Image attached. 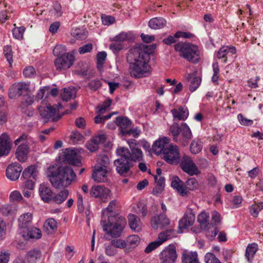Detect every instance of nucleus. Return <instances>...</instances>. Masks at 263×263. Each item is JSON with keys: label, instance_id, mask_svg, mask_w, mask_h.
<instances>
[{"label": "nucleus", "instance_id": "obj_1", "mask_svg": "<svg viewBox=\"0 0 263 263\" xmlns=\"http://www.w3.org/2000/svg\"><path fill=\"white\" fill-rule=\"evenodd\" d=\"M155 48V44L148 46L141 43L137 44L129 50L127 61L129 64V71L132 77L140 78L149 75V55Z\"/></svg>", "mask_w": 263, "mask_h": 263}, {"label": "nucleus", "instance_id": "obj_2", "mask_svg": "<svg viewBox=\"0 0 263 263\" xmlns=\"http://www.w3.org/2000/svg\"><path fill=\"white\" fill-rule=\"evenodd\" d=\"M47 176L54 187L60 189L70 185L76 179V174L70 166L55 164L48 167Z\"/></svg>", "mask_w": 263, "mask_h": 263}, {"label": "nucleus", "instance_id": "obj_3", "mask_svg": "<svg viewBox=\"0 0 263 263\" xmlns=\"http://www.w3.org/2000/svg\"><path fill=\"white\" fill-rule=\"evenodd\" d=\"M101 225L103 231L106 232V235L111 237L117 238L121 235V233L126 225V220L122 216L116 215H108V223L105 221L101 220Z\"/></svg>", "mask_w": 263, "mask_h": 263}, {"label": "nucleus", "instance_id": "obj_4", "mask_svg": "<svg viewBox=\"0 0 263 263\" xmlns=\"http://www.w3.org/2000/svg\"><path fill=\"white\" fill-rule=\"evenodd\" d=\"M175 50L179 52L180 57L187 61L197 63L200 59L199 51L197 46L186 43H179L174 46Z\"/></svg>", "mask_w": 263, "mask_h": 263}, {"label": "nucleus", "instance_id": "obj_5", "mask_svg": "<svg viewBox=\"0 0 263 263\" xmlns=\"http://www.w3.org/2000/svg\"><path fill=\"white\" fill-rule=\"evenodd\" d=\"M117 154L119 158L114 161L116 170L121 176L126 177L132 174L131 168L134 163L119 149L116 150Z\"/></svg>", "mask_w": 263, "mask_h": 263}, {"label": "nucleus", "instance_id": "obj_6", "mask_svg": "<svg viewBox=\"0 0 263 263\" xmlns=\"http://www.w3.org/2000/svg\"><path fill=\"white\" fill-rule=\"evenodd\" d=\"M129 149L120 147L118 148L126 156L134 163L138 161L143 160V154L139 146V144L135 139H130L128 140Z\"/></svg>", "mask_w": 263, "mask_h": 263}, {"label": "nucleus", "instance_id": "obj_7", "mask_svg": "<svg viewBox=\"0 0 263 263\" xmlns=\"http://www.w3.org/2000/svg\"><path fill=\"white\" fill-rule=\"evenodd\" d=\"M40 115L45 122H48L50 120L57 121L61 118L59 115V108L54 106H41L38 108Z\"/></svg>", "mask_w": 263, "mask_h": 263}, {"label": "nucleus", "instance_id": "obj_8", "mask_svg": "<svg viewBox=\"0 0 263 263\" xmlns=\"http://www.w3.org/2000/svg\"><path fill=\"white\" fill-rule=\"evenodd\" d=\"M161 157L170 164H177L180 160V153L176 145H168L164 148Z\"/></svg>", "mask_w": 263, "mask_h": 263}, {"label": "nucleus", "instance_id": "obj_9", "mask_svg": "<svg viewBox=\"0 0 263 263\" xmlns=\"http://www.w3.org/2000/svg\"><path fill=\"white\" fill-rule=\"evenodd\" d=\"M174 234V230L173 229H168L161 232L158 237V239L153 241L148 244L145 249V252L149 253L153 250L160 246L162 243L167 239L172 238Z\"/></svg>", "mask_w": 263, "mask_h": 263}, {"label": "nucleus", "instance_id": "obj_10", "mask_svg": "<svg viewBox=\"0 0 263 263\" xmlns=\"http://www.w3.org/2000/svg\"><path fill=\"white\" fill-rule=\"evenodd\" d=\"M30 92L29 85L24 82L14 83L9 88V97L11 99H16L21 96L28 94Z\"/></svg>", "mask_w": 263, "mask_h": 263}, {"label": "nucleus", "instance_id": "obj_11", "mask_svg": "<svg viewBox=\"0 0 263 263\" xmlns=\"http://www.w3.org/2000/svg\"><path fill=\"white\" fill-rule=\"evenodd\" d=\"M63 54L60 57L57 58L54 61V64L57 70L67 69L69 68L73 63L75 58L73 53Z\"/></svg>", "mask_w": 263, "mask_h": 263}, {"label": "nucleus", "instance_id": "obj_12", "mask_svg": "<svg viewBox=\"0 0 263 263\" xmlns=\"http://www.w3.org/2000/svg\"><path fill=\"white\" fill-rule=\"evenodd\" d=\"M177 257L176 247L174 245L167 246L159 255L160 263H175Z\"/></svg>", "mask_w": 263, "mask_h": 263}, {"label": "nucleus", "instance_id": "obj_13", "mask_svg": "<svg viewBox=\"0 0 263 263\" xmlns=\"http://www.w3.org/2000/svg\"><path fill=\"white\" fill-rule=\"evenodd\" d=\"M182 170L191 176L196 175L199 171L195 163L187 156H184L180 162Z\"/></svg>", "mask_w": 263, "mask_h": 263}, {"label": "nucleus", "instance_id": "obj_14", "mask_svg": "<svg viewBox=\"0 0 263 263\" xmlns=\"http://www.w3.org/2000/svg\"><path fill=\"white\" fill-rule=\"evenodd\" d=\"M64 161L67 163L77 166L81 165V157L77 153V150L67 148L64 152Z\"/></svg>", "mask_w": 263, "mask_h": 263}, {"label": "nucleus", "instance_id": "obj_15", "mask_svg": "<svg viewBox=\"0 0 263 263\" xmlns=\"http://www.w3.org/2000/svg\"><path fill=\"white\" fill-rule=\"evenodd\" d=\"M109 172L110 169L96 165L92 174V178L98 182H107L108 181L107 174Z\"/></svg>", "mask_w": 263, "mask_h": 263}, {"label": "nucleus", "instance_id": "obj_16", "mask_svg": "<svg viewBox=\"0 0 263 263\" xmlns=\"http://www.w3.org/2000/svg\"><path fill=\"white\" fill-rule=\"evenodd\" d=\"M22 170V167L19 163H12L6 169V176L10 180L15 181L18 179Z\"/></svg>", "mask_w": 263, "mask_h": 263}, {"label": "nucleus", "instance_id": "obj_17", "mask_svg": "<svg viewBox=\"0 0 263 263\" xmlns=\"http://www.w3.org/2000/svg\"><path fill=\"white\" fill-rule=\"evenodd\" d=\"M195 220V214L191 209H188L185 213L183 217L179 222L180 229H186L193 225Z\"/></svg>", "mask_w": 263, "mask_h": 263}, {"label": "nucleus", "instance_id": "obj_18", "mask_svg": "<svg viewBox=\"0 0 263 263\" xmlns=\"http://www.w3.org/2000/svg\"><path fill=\"white\" fill-rule=\"evenodd\" d=\"M11 148V141L6 133H3L0 136V157L7 155Z\"/></svg>", "mask_w": 263, "mask_h": 263}, {"label": "nucleus", "instance_id": "obj_19", "mask_svg": "<svg viewBox=\"0 0 263 263\" xmlns=\"http://www.w3.org/2000/svg\"><path fill=\"white\" fill-rule=\"evenodd\" d=\"M110 191L102 185H93L92 186L90 195L92 197L100 198H106L109 195Z\"/></svg>", "mask_w": 263, "mask_h": 263}, {"label": "nucleus", "instance_id": "obj_20", "mask_svg": "<svg viewBox=\"0 0 263 263\" xmlns=\"http://www.w3.org/2000/svg\"><path fill=\"white\" fill-rule=\"evenodd\" d=\"M23 237L26 240L38 239L42 237L41 231L35 227L30 226L21 232Z\"/></svg>", "mask_w": 263, "mask_h": 263}, {"label": "nucleus", "instance_id": "obj_21", "mask_svg": "<svg viewBox=\"0 0 263 263\" xmlns=\"http://www.w3.org/2000/svg\"><path fill=\"white\" fill-rule=\"evenodd\" d=\"M106 139L105 135L98 134L93 137L90 141L88 142L86 145L90 152H95L99 148V144L104 143Z\"/></svg>", "mask_w": 263, "mask_h": 263}, {"label": "nucleus", "instance_id": "obj_22", "mask_svg": "<svg viewBox=\"0 0 263 263\" xmlns=\"http://www.w3.org/2000/svg\"><path fill=\"white\" fill-rule=\"evenodd\" d=\"M32 218V214L31 213H25L19 217L18 226L21 232L31 226Z\"/></svg>", "mask_w": 263, "mask_h": 263}, {"label": "nucleus", "instance_id": "obj_23", "mask_svg": "<svg viewBox=\"0 0 263 263\" xmlns=\"http://www.w3.org/2000/svg\"><path fill=\"white\" fill-rule=\"evenodd\" d=\"M29 147L26 143H21L18 146L15 151V156L18 160L24 162L28 158Z\"/></svg>", "mask_w": 263, "mask_h": 263}, {"label": "nucleus", "instance_id": "obj_24", "mask_svg": "<svg viewBox=\"0 0 263 263\" xmlns=\"http://www.w3.org/2000/svg\"><path fill=\"white\" fill-rule=\"evenodd\" d=\"M116 122L123 135H125L126 132L132 126V121L126 117H118L116 118Z\"/></svg>", "mask_w": 263, "mask_h": 263}, {"label": "nucleus", "instance_id": "obj_25", "mask_svg": "<svg viewBox=\"0 0 263 263\" xmlns=\"http://www.w3.org/2000/svg\"><path fill=\"white\" fill-rule=\"evenodd\" d=\"M170 223V220L164 214L154 217L151 221V224L154 229H163Z\"/></svg>", "mask_w": 263, "mask_h": 263}, {"label": "nucleus", "instance_id": "obj_26", "mask_svg": "<svg viewBox=\"0 0 263 263\" xmlns=\"http://www.w3.org/2000/svg\"><path fill=\"white\" fill-rule=\"evenodd\" d=\"M39 194L42 199L45 202H49L53 198V193L50 188L45 183L40 185Z\"/></svg>", "mask_w": 263, "mask_h": 263}, {"label": "nucleus", "instance_id": "obj_27", "mask_svg": "<svg viewBox=\"0 0 263 263\" xmlns=\"http://www.w3.org/2000/svg\"><path fill=\"white\" fill-rule=\"evenodd\" d=\"M168 139L166 137L159 139L156 141L152 146L153 151L157 155L163 154V150L166 148L168 144Z\"/></svg>", "mask_w": 263, "mask_h": 263}, {"label": "nucleus", "instance_id": "obj_28", "mask_svg": "<svg viewBox=\"0 0 263 263\" xmlns=\"http://www.w3.org/2000/svg\"><path fill=\"white\" fill-rule=\"evenodd\" d=\"M182 263H200L196 252L184 251L182 254Z\"/></svg>", "mask_w": 263, "mask_h": 263}, {"label": "nucleus", "instance_id": "obj_29", "mask_svg": "<svg viewBox=\"0 0 263 263\" xmlns=\"http://www.w3.org/2000/svg\"><path fill=\"white\" fill-rule=\"evenodd\" d=\"M171 112L173 116V121L176 120L180 121L185 120L189 116V112L186 108L180 106L178 109H173L171 110Z\"/></svg>", "mask_w": 263, "mask_h": 263}, {"label": "nucleus", "instance_id": "obj_30", "mask_svg": "<svg viewBox=\"0 0 263 263\" xmlns=\"http://www.w3.org/2000/svg\"><path fill=\"white\" fill-rule=\"evenodd\" d=\"M236 52V48L234 46H223L220 48L217 52V57L218 59H223V62L227 63L228 61L227 55L230 53L232 54Z\"/></svg>", "mask_w": 263, "mask_h": 263}, {"label": "nucleus", "instance_id": "obj_31", "mask_svg": "<svg viewBox=\"0 0 263 263\" xmlns=\"http://www.w3.org/2000/svg\"><path fill=\"white\" fill-rule=\"evenodd\" d=\"M171 186L176 189L181 196H184L187 195V192L183 186V182L177 176L173 177Z\"/></svg>", "mask_w": 263, "mask_h": 263}, {"label": "nucleus", "instance_id": "obj_32", "mask_svg": "<svg viewBox=\"0 0 263 263\" xmlns=\"http://www.w3.org/2000/svg\"><path fill=\"white\" fill-rule=\"evenodd\" d=\"M181 126V136L183 138V141L181 142L182 144L185 146L187 145L189 141L192 138V134L190 127L186 123L184 122L182 123Z\"/></svg>", "mask_w": 263, "mask_h": 263}, {"label": "nucleus", "instance_id": "obj_33", "mask_svg": "<svg viewBox=\"0 0 263 263\" xmlns=\"http://www.w3.org/2000/svg\"><path fill=\"white\" fill-rule=\"evenodd\" d=\"M77 90L74 87L70 86L68 88H64L63 92L61 93L62 99L65 101H68L71 99L75 98L76 97Z\"/></svg>", "mask_w": 263, "mask_h": 263}, {"label": "nucleus", "instance_id": "obj_34", "mask_svg": "<svg viewBox=\"0 0 263 263\" xmlns=\"http://www.w3.org/2000/svg\"><path fill=\"white\" fill-rule=\"evenodd\" d=\"M166 24V21L162 17H155L152 18L148 22L149 27L153 29H159L164 27Z\"/></svg>", "mask_w": 263, "mask_h": 263}, {"label": "nucleus", "instance_id": "obj_35", "mask_svg": "<svg viewBox=\"0 0 263 263\" xmlns=\"http://www.w3.org/2000/svg\"><path fill=\"white\" fill-rule=\"evenodd\" d=\"M258 250V245L256 243H250L247 247L245 256L249 262H251Z\"/></svg>", "mask_w": 263, "mask_h": 263}, {"label": "nucleus", "instance_id": "obj_36", "mask_svg": "<svg viewBox=\"0 0 263 263\" xmlns=\"http://www.w3.org/2000/svg\"><path fill=\"white\" fill-rule=\"evenodd\" d=\"M128 223L130 228L135 231H139L141 229V221L140 218L134 214L128 216Z\"/></svg>", "mask_w": 263, "mask_h": 263}, {"label": "nucleus", "instance_id": "obj_37", "mask_svg": "<svg viewBox=\"0 0 263 263\" xmlns=\"http://www.w3.org/2000/svg\"><path fill=\"white\" fill-rule=\"evenodd\" d=\"M58 224L53 218L47 219L44 224V230L48 234H51L57 231Z\"/></svg>", "mask_w": 263, "mask_h": 263}, {"label": "nucleus", "instance_id": "obj_38", "mask_svg": "<svg viewBox=\"0 0 263 263\" xmlns=\"http://www.w3.org/2000/svg\"><path fill=\"white\" fill-rule=\"evenodd\" d=\"M187 80L191 82L190 84V90L191 91H194L199 86L201 83V79L199 77L194 76L192 74H188Z\"/></svg>", "mask_w": 263, "mask_h": 263}, {"label": "nucleus", "instance_id": "obj_39", "mask_svg": "<svg viewBox=\"0 0 263 263\" xmlns=\"http://www.w3.org/2000/svg\"><path fill=\"white\" fill-rule=\"evenodd\" d=\"M126 240V248H135L140 242V237L137 235H133L128 236Z\"/></svg>", "mask_w": 263, "mask_h": 263}, {"label": "nucleus", "instance_id": "obj_40", "mask_svg": "<svg viewBox=\"0 0 263 263\" xmlns=\"http://www.w3.org/2000/svg\"><path fill=\"white\" fill-rule=\"evenodd\" d=\"M41 252L37 249L29 251L26 255V258L30 263H34L41 257Z\"/></svg>", "mask_w": 263, "mask_h": 263}, {"label": "nucleus", "instance_id": "obj_41", "mask_svg": "<svg viewBox=\"0 0 263 263\" xmlns=\"http://www.w3.org/2000/svg\"><path fill=\"white\" fill-rule=\"evenodd\" d=\"M181 127L179 124L174 121L173 124L170 127V133L173 136V140L175 142L178 141V137L181 133Z\"/></svg>", "mask_w": 263, "mask_h": 263}, {"label": "nucleus", "instance_id": "obj_42", "mask_svg": "<svg viewBox=\"0 0 263 263\" xmlns=\"http://www.w3.org/2000/svg\"><path fill=\"white\" fill-rule=\"evenodd\" d=\"M202 143L198 139H194L191 142L190 145L191 152L194 154H198L202 149Z\"/></svg>", "mask_w": 263, "mask_h": 263}, {"label": "nucleus", "instance_id": "obj_43", "mask_svg": "<svg viewBox=\"0 0 263 263\" xmlns=\"http://www.w3.org/2000/svg\"><path fill=\"white\" fill-rule=\"evenodd\" d=\"M209 215L205 212L201 213L198 216L197 221L201 228L205 229L209 224Z\"/></svg>", "mask_w": 263, "mask_h": 263}, {"label": "nucleus", "instance_id": "obj_44", "mask_svg": "<svg viewBox=\"0 0 263 263\" xmlns=\"http://www.w3.org/2000/svg\"><path fill=\"white\" fill-rule=\"evenodd\" d=\"M106 56L107 53L105 51L99 52L97 54V68L100 71L103 70Z\"/></svg>", "mask_w": 263, "mask_h": 263}, {"label": "nucleus", "instance_id": "obj_45", "mask_svg": "<svg viewBox=\"0 0 263 263\" xmlns=\"http://www.w3.org/2000/svg\"><path fill=\"white\" fill-rule=\"evenodd\" d=\"M23 177L25 179L29 178L31 177L35 179L36 176V168L33 165H30L26 168L23 172Z\"/></svg>", "mask_w": 263, "mask_h": 263}, {"label": "nucleus", "instance_id": "obj_46", "mask_svg": "<svg viewBox=\"0 0 263 263\" xmlns=\"http://www.w3.org/2000/svg\"><path fill=\"white\" fill-rule=\"evenodd\" d=\"M69 192L68 190H64L59 194L53 196V200L57 203L60 204L68 197Z\"/></svg>", "mask_w": 263, "mask_h": 263}, {"label": "nucleus", "instance_id": "obj_47", "mask_svg": "<svg viewBox=\"0 0 263 263\" xmlns=\"http://www.w3.org/2000/svg\"><path fill=\"white\" fill-rule=\"evenodd\" d=\"M263 209V202L255 203L250 208V213L254 217H257L259 212Z\"/></svg>", "mask_w": 263, "mask_h": 263}, {"label": "nucleus", "instance_id": "obj_48", "mask_svg": "<svg viewBox=\"0 0 263 263\" xmlns=\"http://www.w3.org/2000/svg\"><path fill=\"white\" fill-rule=\"evenodd\" d=\"M185 185L186 189L191 191H194L198 188V182L195 178H191L186 181Z\"/></svg>", "mask_w": 263, "mask_h": 263}, {"label": "nucleus", "instance_id": "obj_49", "mask_svg": "<svg viewBox=\"0 0 263 263\" xmlns=\"http://www.w3.org/2000/svg\"><path fill=\"white\" fill-rule=\"evenodd\" d=\"M33 102V98L30 95V91L28 94L23 96V101L21 103V107L25 108L31 105Z\"/></svg>", "mask_w": 263, "mask_h": 263}, {"label": "nucleus", "instance_id": "obj_50", "mask_svg": "<svg viewBox=\"0 0 263 263\" xmlns=\"http://www.w3.org/2000/svg\"><path fill=\"white\" fill-rule=\"evenodd\" d=\"M116 203L117 201L116 200H114L110 201L108 207L106 208L104 210H103V215L106 214L108 217V215H115V214H113V211L116 208Z\"/></svg>", "mask_w": 263, "mask_h": 263}, {"label": "nucleus", "instance_id": "obj_51", "mask_svg": "<svg viewBox=\"0 0 263 263\" xmlns=\"http://www.w3.org/2000/svg\"><path fill=\"white\" fill-rule=\"evenodd\" d=\"M111 244L112 246H114L115 248L119 249L126 248V240H124L120 239H112L111 241Z\"/></svg>", "mask_w": 263, "mask_h": 263}, {"label": "nucleus", "instance_id": "obj_52", "mask_svg": "<svg viewBox=\"0 0 263 263\" xmlns=\"http://www.w3.org/2000/svg\"><path fill=\"white\" fill-rule=\"evenodd\" d=\"M4 53L10 65L11 66L13 62L11 47L10 46H5L4 48Z\"/></svg>", "mask_w": 263, "mask_h": 263}, {"label": "nucleus", "instance_id": "obj_53", "mask_svg": "<svg viewBox=\"0 0 263 263\" xmlns=\"http://www.w3.org/2000/svg\"><path fill=\"white\" fill-rule=\"evenodd\" d=\"M66 51V47L62 45H57L53 49V54L56 57L62 55Z\"/></svg>", "mask_w": 263, "mask_h": 263}, {"label": "nucleus", "instance_id": "obj_54", "mask_svg": "<svg viewBox=\"0 0 263 263\" xmlns=\"http://www.w3.org/2000/svg\"><path fill=\"white\" fill-rule=\"evenodd\" d=\"M72 35L79 40H84L87 37V33L79 29H75L71 32Z\"/></svg>", "mask_w": 263, "mask_h": 263}, {"label": "nucleus", "instance_id": "obj_55", "mask_svg": "<svg viewBox=\"0 0 263 263\" xmlns=\"http://www.w3.org/2000/svg\"><path fill=\"white\" fill-rule=\"evenodd\" d=\"M117 250L111 243L110 245L105 244V253L106 255L109 256H114L117 254Z\"/></svg>", "mask_w": 263, "mask_h": 263}, {"label": "nucleus", "instance_id": "obj_56", "mask_svg": "<svg viewBox=\"0 0 263 263\" xmlns=\"http://www.w3.org/2000/svg\"><path fill=\"white\" fill-rule=\"evenodd\" d=\"M204 260L206 263H221L214 254L211 253H208L204 256Z\"/></svg>", "mask_w": 263, "mask_h": 263}, {"label": "nucleus", "instance_id": "obj_57", "mask_svg": "<svg viewBox=\"0 0 263 263\" xmlns=\"http://www.w3.org/2000/svg\"><path fill=\"white\" fill-rule=\"evenodd\" d=\"M25 31V28L22 27L19 28H15L12 30V33L14 37L16 39H22L24 32Z\"/></svg>", "mask_w": 263, "mask_h": 263}, {"label": "nucleus", "instance_id": "obj_58", "mask_svg": "<svg viewBox=\"0 0 263 263\" xmlns=\"http://www.w3.org/2000/svg\"><path fill=\"white\" fill-rule=\"evenodd\" d=\"M109 158L107 156H103L102 158L99 160L97 165H100V166H102V167H105L107 169H110L109 167Z\"/></svg>", "mask_w": 263, "mask_h": 263}, {"label": "nucleus", "instance_id": "obj_59", "mask_svg": "<svg viewBox=\"0 0 263 263\" xmlns=\"http://www.w3.org/2000/svg\"><path fill=\"white\" fill-rule=\"evenodd\" d=\"M53 9L52 13L57 17L62 16L63 12L62 11V6L60 3L56 2L53 5Z\"/></svg>", "mask_w": 263, "mask_h": 263}, {"label": "nucleus", "instance_id": "obj_60", "mask_svg": "<svg viewBox=\"0 0 263 263\" xmlns=\"http://www.w3.org/2000/svg\"><path fill=\"white\" fill-rule=\"evenodd\" d=\"M130 33L121 32L119 35L114 37V41L123 42L124 41L130 39Z\"/></svg>", "mask_w": 263, "mask_h": 263}, {"label": "nucleus", "instance_id": "obj_61", "mask_svg": "<svg viewBox=\"0 0 263 263\" xmlns=\"http://www.w3.org/2000/svg\"><path fill=\"white\" fill-rule=\"evenodd\" d=\"M221 217L219 213L216 211H214L212 214V222L211 224L217 226L220 223Z\"/></svg>", "mask_w": 263, "mask_h": 263}, {"label": "nucleus", "instance_id": "obj_62", "mask_svg": "<svg viewBox=\"0 0 263 263\" xmlns=\"http://www.w3.org/2000/svg\"><path fill=\"white\" fill-rule=\"evenodd\" d=\"M23 197L20 192L15 191L12 192L10 195V199L12 201H20Z\"/></svg>", "mask_w": 263, "mask_h": 263}, {"label": "nucleus", "instance_id": "obj_63", "mask_svg": "<svg viewBox=\"0 0 263 263\" xmlns=\"http://www.w3.org/2000/svg\"><path fill=\"white\" fill-rule=\"evenodd\" d=\"M101 85L102 84L100 80H93L89 83L88 86L91 89L93 90H97L101 87Z\"/></svg>", "mask_w": 263, "mask_h": 263}, {"label": "nucleus", "instance_id": "obj_64", "mask_svg": "<svg viewBox=\"0 0 263 263\" xmlns=\"http://www.w3.org/2000/svg\"><path fill=\"white\" fill-rule=\"evenodd\" d=\"M35 73V70L32 66L26 67L23 71V74L25 77L31 78Z\"/></svg>", "mask_w": 263, "mask_h": 263}]
</instances>
